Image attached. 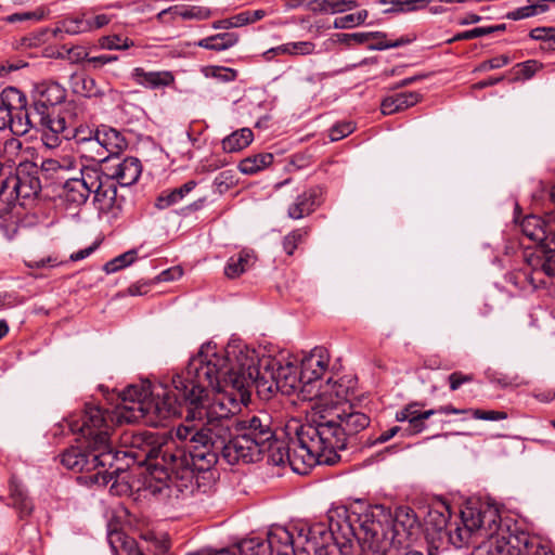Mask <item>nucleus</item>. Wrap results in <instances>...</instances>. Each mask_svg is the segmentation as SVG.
Masks as SVG:
<instances>
[{"label":"nucleus","mask_w":555,"mask_h":555,"mask_svg":"<svg viewBox=\"0 0 555 555\" xmlns=\"http://www.w3.org/2000/svg\"><path fill=\"white\" fill-rule=\"evenodd\" d=\"M486 541H482L473 552L472 555H514L517 554L516 547L511 545L507 541L504 530L499 527L485 535Z\"/></svg>","instance_id":"obj_19"},{"label":"nucleus","mask_w":555,"mask_h":555,"mask_svg":"<svg viewBox=\"0 0 555 555\" xmlns=\"http://www.w3.org/2000/svg\"><path fill=\"white\" fill-rule=\"evenodd\" d=\"M426 429L425 421L421 417H416L414 421L408 422V427L402 428V437L416 435Z\"/></svg>","instance_id":"obj_58"},{"label":"nucleus","mask_w":555,"mask_h":555,"mask_svg":"<svg viewBox=\"0 0 555 555\" xmlns=\"http://www.w3.org/2000/svg\"><path fill=\"white\" fill-rule=\"evenodd\" d=\"M180 9H182V4L169 7L165 10L160 11L156 15V18L160 23H170L177 18L182 20V11H180Z\"/></svg>","instance_id":"obj_55"},{"label":"nucleus","mask_w":555,"mask_h":555,"mask_svg":"<svg viewBox=\"0 0 555 555\" xmlns=\"http://www.w3.org/2000/svg\"><path fill=\"white\" fill-rule=\"evenodd\" d=\"M114 451L120 453L114 467L124 466L125 469L115 475L111 492L118 487L119 475L126 472L130 463L147 466L143 483L152 495L178 498L192 487L193 468L189 453L173 443H159L154 434L132 435L127 450L120 451L114 447Z\"/></svg>","instance_id":"obj_4"},{"label":"nucleus","mask_w":555,"mask_h":555,"mask_svg":"<svg viewBox=\"0 0 555 555\" xmlns=\"http://www.w3.org/2000/svg\"><path fill=\"white\" fill-rule=\"evenodd\" d=\"M181 275H182V271L179 268H171V269H167V270H164L163 272H160V274L158 275V281L168 282V281L176 280V279L180 278Z\"/></svg>","instance_id":"obj_64"},{"label":"nucleus","mask_w":555,"mask_h":555,"mask_svg":"<svg viewBox=\"0 0 555 555\" xmlns=\"http://www.w3.org/2000/svg\"><path fill=\"white\" fill-rule=\"evenodd\" d=\"M522 233L534 242H546V250L541 256H537V266L542 268V260L546 253L554 249L552 237L555 229L546 228L544 221L537 216H527L520 223Z\"/></svg>","instance_id":"obj_18"},{"label":"nucleus","mask_w":555,"mask_h":555,"mask_svg":"<svg viewBox=\"0 0 555 555\" xmlns=\"http://www.w3.org/2000/svg\"><path fill=\"white\" fill-rule=\"evenodd\" d=\"M472 534L473 532L463 525V527H456L454 530H451L449 539L455 547H462L464 544L469 542Z\"/></svg>","instance_id":"obj_47"},{"label":"nucleus","mask_w":555,"mask_h":555,"mask_svg":"<svg viewBox=\"0 0 555 555\" xmlns=\"http://www.w3.org/2000/svg\"><path fill=\"white\" fill-rule=\"evenodd\" d=\"M79 178H67L60 194L61 199L68 208L83 205L91 194L92 185L96 182V168L83 167L79 169Z\"/></svg>","instance_id":"obj_12"},{"label":"nucleus","mask_w":555,"mask_h":555,"mask_svg":"<svg viewBox=\"0 0 555 555\" xmlns=\"http://www.w3.org/2000/svg\"><path fill=\"white\" fill-rule=\"evenodd\" d=\"M41 191L38 167L35 164L20 166L15 175L4 176L0 180V202L9 205H27Z\"/></svg>","instance_id":"obj_8"},{"label":"nucleus","mask_w":555,"mask_h":555,"mask_svg":"<svg viewBox=\"0 0 555 555\" xmlns=\"http://www.w3.org/2000/svg\"><path fill=\"white\" fill-rule=\"evenodd\" d=\"M518 76H520L522 79H530L541 67V65L534 61L529 60L522 63L517 64Z\"/></svg>","instance_id":"obj_56"},{"label":"nucleus","mask_w":555,"mask_h":555,"mask_svg":"<svg viewBox=\"0 0 555 555\" xmlns=\"http://www.w3.org/2000/svg\"><path fill=\"white\" fill-rule=\"evenodd\" d=\"M255 547H257V544L254 542H240L228 548L211 550V555H240V552L243 555H253L251 552Z\"/></svg>","instance_id":"obj_45"},{"label":"nucleus","mask_w":555,"mask_h":555,"mask_svg":"<svg viewBox=\"0 0 555 555\" xmlns=\"http://www.w3.org/2000/svg\"><path fill=\"white\" fill-rule=\"evenodd\" d=\"M189 376L206 380L208 386H221L235 398L244 397L247 404L250 387L259 395H302V382L296 360L291 358H259L255 349L242 341H231L225 348L216 344H203L188 363Z\"/></svg>","instance_id":"obj_2"},{"label":"nucleus","mask_w":555,"mask_h":555,"mask_svg":"<svg viewBox=\"0 0 555 555\" xmlns=\"http://www.w3.org/2000/svg\"><path fill=\"white\" fill-rule=\"evenodd\" d=\"M113 414L94 404H86L80 415H72L67 425L73 434H79L78 446L70 447L61 455V463L68 469L86 472L85 478L98 486L112 485L115 475L124 470L116 466L118 452L114 451L111 437Z\"/></svg>","instance_id":"obj_5"},{"label":"nucleus","mask_w":555,"mask_h":555,"mask_svg":"<svg viewBox=\"0 0 555 555\" xmlns=\"http://www.w3.org/2000/svg\"><path fill=\"white\" fill-rule=\"evenodd\" d=\"M107 14H98L95 16H86L70 18L64 22V29L68 34H79L99 29L106 26L111 22Z\"/></svg>","instance_id":"obj_24"},{"label":"nucleus","mask_w":555,"mask_h":555,"mask_svg":"<svg viewBox=\"0 0 555 555\" xmlns=\"http://www.w3.org/2000/svg\"><path fill=\"white\" fill-rule=\"evenodd\" d=\"M547 10V4L534 2L507 13V18L513 21L524 20L527 17L538 15L540 13H544Z\"/></svg>","instance_id":"obj_39"},{"label":"nucleus","mask_w":555,"mask_h":555,"mask_svg":"<svg viewBox=\"0 0 555 555\" xmlns=\"http://www.w3.org/2000/svg\"><path fill=\"white\" fill-rule=\"evenodd\" d=\"M356 382L350 376H344L338 380L332 382L328 379L324 385L320 384L314 391L312 399L319 398L320 401L326 405H337L343 402L349 401L353 395Z\"/></svg>","instance_id":"obj_16"},{"label":"nucleus","mask_w":555,"mask_h":555,"mask_svg":"<svg viewBox=\"0 0 555 555\" xmlns=\"http://www.w3.org/2000/svg\"><path fill=\"white\" fill-rule=\"evenodd\" d=\"M367 17V12L365 10H360L356 13L346 14L344 16L336 17L334 20V28L336 29H346L359 26L364 23Z\"/></svg>","instance_id":"obj_40"},{"label":"nucleus","mask_w":555,"mask_h":555,"mask_svg":"<svg viewBox=\"0 0 555 555\" xmlns=\"http://www.w3.org/2000/svg\"><path fill=\"white\" fill-rule=\"evenodd\" d=\"M130 76L137 85L151 90L170 87L175 83V76L169 70H145L142 67H135Z\"/></svg>","instance_id":"obj_20"},{"label":"nucleus","mask_w":555,"mask_h":555,"mask_svg":"<svg viewBox=\"0 0 555 555\" xmlns=\"http://www.w3.org/2000/svg\"><path fill=\"white\" fill-rule=\"evenodd\" d=\"M469 414H472L474 418L482 421H502L507 418V413L503 411L469 409Z\"/></svg>","instance_id":"obj_50"},{"label":"nucleus","mask_w":555,"mask_h":555,"mask_svg":"<svg viewBox=\"0 0 555 555\" xmlns=\"http://www.w3.org/2000/svg\"><path fill=\"white\" fill-rule=\"evenodd\" d=\"M27 98L14 87H8L0 94V131L10 129L16 135L29 132Z\"/></svg>","instance_id":"obj_9"},{"label":"nucleus","mask_w":555,"mask_h":555,"mask_svg":"<svg viewBox=\"0 0 555 555\" xmlns=\"http://www.w3.org/2000/svg\"><path fill=\"white\" fill-rule=\"evenodd\" d=\"M98 248V245L94 243L86 248H82L78 251H75L70 255L69 259L72 261H80L86 258H88L95 249Z\"/></svg>","instance_id":"obj_63"},{"label":"nucleus","mask_w":555,"mask_h":555,"mask_svg":"<svg viewBox=\"0 0 555 555\" xmlns=\"http://www.w3.org/2000/svg\"><path fill=\"white\" fill-rule=\"evenodd\" d=\"M98 140L102 142V146L107 153L106 155H117L127 146L124 135L116 129L101 126L96 128Z\"/></svg>","instance_id":"obj_27"},{"label":"nucleus","mask_w":555,"mask_h":555,"mask_svg":"<svg viewBox=\"0 0 555 555\" xmlns=\"http://www.w3.org/2000/svg\"><path fill=\"white\" fill-rule=\"evenodd\" d=\"M10 490L13 505L18 511L21 517L30 515L34 505L30 499L27 496L23 486L13 481L11 483Z\"/></svg>","instance_id":"obj_35"},{"label":"nucleus","mask_w":555,"mask_h":555,"mask_svg":"<svg viewBox=\"0 0 555 555\" xmlns=\"http://www.w3.org/2000/svg\"><path fill=\"white\" fill-rule=\"evenodd\" d=\"M398 433H402V428L400 426H393L383 433H380L374 440V444H382L389 441L393 438Z\"/></svg>","instance_id":"obj_62"},{"label":"nucleus","mask_w":555,"mask_h":555,"mask_svg":"<svg viewBox=\"0 0 555 555\" xmlns=\"http://www.w3.org/2000/svg\"><path fill=\"white\" fill-rule=\"evenodd\" d=\"M374 35L375 34L372 31H360L353 34H338L337 37L340 42L349 43L350 41H354L357 43H370Z\"/></svg>","instance_id":"obj_54"},{"label":"nucleus","mask_w":555,"mask_h":555,"mask_svg":"<svg viewBox=\"0 0 555 555\" xmlns=\"http://www.w3.org/2000/svg\"><path fill=\"white\" fill-rule=\"evenodd\" d=\"M183 405L189 411L175 435L189 444L193 469L209 470L220 459L230 465L254 463L270 446L273 431L268 415L235 421L234 415L246 405L244 397L235 398L224 387L208 386L206 380L189 376L188 367L175 374L170 383L128 386L114 414L118 422L146 420L157 424L180 415Z\"/></svg>","instance_id":"obj_1"},{"label":"nucleus","mask_w":555,"mask_h":555,"mask_svg":"<svg viewBox=\"0 0 555 555\" xmlns=\"http://www.w3.org/2000/svg\"><path fill=\"white\" fill-rule=\"evenodd\" d=\"M462 522L473 533L476 532L480 537H485L501 527L498 511L490 506L485 508L466 507L462 511Z\"/></svg>","instance_id":"obj_15"},{"label":"nucleus","mask_w":555,"mask_h":555,"mask_svg":"<svg viewBox=\"0 0 555 555\" xmlns=\"http://www.w3.org/2000/svg\"><path fill=\"white\" fill-rule=\"evenodd\" d=\"M253 140V131L249 128H242L232 132L222 140V149L227 153L240 152L247 147Z\"/></svg>","instance_id":"obj_32"},{"label":"nucleus","mask_w":555,"mask_h":555,"mask_svg":"<svg viewBox=\"0 0 555 555\" xmlns=\"http://www.w3.org/2000/svg\"><path fill=\"white\" fill-rule=\"evenodd\" d=\"M552 243L554 244V249L546 253L542 260V271L548 276L555 275V232L552 237Z\"/></svg>","instance_id":"obj_57"},{"label":"nucleus","mask_w":555,"mask_h":555,"mask_svg":"<svg viewBox=\"0 0 555 555\" xmlns=\"http://www.w3.org/2000/svg\"><path fill=\"white\" fill-rule=\"evenodd\" d=\"M93 201L103 214L117 217L122 209L124 197L117 194V183L96 168V182L92 185Z\"/></svg>","instance_id":"obj_13"},{"label":"nucleus","mask_w":555,"mask_h":555,"mask_svg":"<svg viewBox=\"0 0 555 555\" xmlns=\"http://www.w3.org/2000/svg\"><path fill=\"white\" fill-rule=\"evenodd\" d=\"M29 130L35 128L42 131L41 141L48 149H56L61 145L63 139H69L73 125L65 116H41L40 118H29Z\"/></svg>","instance_id":"obj_14"},{"label":"nucleus","mask_w":555,"mask_h":555,"mask_svg":"<svg viewBox=\"0 0 555 555\" xmlns=\"http://www.w3.org/2000/svg\"><path fill=\"white\" fill-rule=\"evenodd\" d=\"M107 540L113 555H143L134 539L125 532L114 530L108 532Z\"/></svg>","instance_id":"obj_26"},{"label":"nucleus","mask_w":555,"mask_h":555,"mask_svg":"<svg viewBox=\"0 0 555 555\" xmlns=\"http://www.w3.org/2000/svg\"><path fill=\"white\" fill-rule=\"evenodd\" d=\"M517 555H554L546 546L542 545L537 538L524 537L518 539Z\"/></svg>","instance_id":"obj_36"},{"label":"nucleus","mask_w":555,"mask_h":555,"mask_svg":"<svg viewBox=\"0 0 555 555\" xmlns=\"http://www.w3.org/2000/svg\"><path fill=\"white\" fill-rule=\"evenodd\" d=\"M141 538L149 544L147 550L155 554H164L169 548V542L165 537H157L154 532H146Z\"/></svg>","instance_id":"obj_42"},{"label":"nucleus","mask_w":555,"mask_h":555,"mask_svg":"<svg viewBox=\"0 0 555 555\" xmlns=\"http://www.w3.org/2000/svg\"><path fill=\"white\" fill-rule=\"evenodd\" d=\"M209 75L217 78L220 81L229 82L235 80L236 70L228 67L216 66L206 69V76Z\"/></svg>","instance_id":"obj_49"},{"label":"nucleus","mask_w":555,"mask_h":555,"mask_svg":"<svg viewBox=\"0 0 555 555\" xmlns=\"http://www.w3.org/2000/svg\"><path fill=\"white\" fill-rule=\"evenodd\" d=\"M306 424H297L295 427V437L291 439L289 447H285L282 442L270 439V446L264 452H269L268 461L276 466L288 463L293 470L299 475L308 474L309 469L315 465H325L323 463L322 452L314 451L310 443L301 441V431Z\"/></svg>","instance_id":"obj_7"},{"label":"nucleus","mask_w":555,"mask_h":555,"mask_svg":"<svg viewBox=\"0 0 555 555\" xmlns=\"http://www.w3.org/2000/svg\"><path fill=\"white\" fill-rule=\"evenodd\" d=\"M354 126L352 122H341L333 126L330 130L331 141H338L352 133Z\"/></svg>","instance_id":"obj_53"},{"label":"nucleus","mask_w":555,"mask_h":555,"mask_svg":"<svg viewBox=\"0 0 555 555\" xmlns=\"http://www.w3.org/2000/svg\"><path fill=\"white\" fill-rule=\"evenodd\" d=\"M195 186H196V182L193 180H190V181L185 182L183 185H181L180 188L164 191L157 197L155 206L158 209H166L172 205H176L179 202H181L185 197V195H188L191 191H193Z\"/></svg>","instance_id":"obj_30"},{"label":"nucleus","mask_w":555,"mask_h":555,"mask_svg":"<svg viewBox=\"0 0 555 555\" xmlns=\"http://www.w3.org/2000/svg\"><path fill=\"white\" fill-rule=\"evenodd\" d=\"M88 133H89L88 135H85V131H77L74 134V138L78 144L82 145L85 151L93 153L92 155H90V157L92 159L98 160V162L107 160L108 155H106V153L102 146V142H100V140H98L96 130H94V131L90 130Z\"/></svg>","instance_id":"obj_28"},{"label":"nucleus","mask_w":555,"mask_h":555,"mask_svg":"<svg viewBox=\"0 0 555 555\" xmlns=\"http://www.w3.org/2000/svg\"><path fill=\"white\" fill-rule=\"evenodd\" d=\"M473 379L470 375H464L461 372H454L449 376L451 390L459 389L463 384L468 383Z\"/></svg>","instance_id":"obj_60"},{"label":"nucleus","mask_w":555,"mask_h":555,"mask_svg":"<svg viewBox=\"0 0 555 555\" xmlns=\"http://www.w3.org/2000/svg\"><path fill=\"white\" fill-rule=\"evenodd\" d=\"M418 403H411L401 409L396 413L397 422H410L414 421L416 417H421V411L417 409Z\"/></svg>","instance_id":"obj_52"},{"label":"nucleus","mask_w":555,"mask_h":555,"mask_svg":"<svg viewBox=\"0 0 555 555\" xmlns=\"http://www.w3.org/2000/svg\"><path fill=\"white\" fill-rule=\"evenodd\" d=\"M254 263V255L251 251L242 250L231 256L224 267V274L229 279L238 278L246 272Z\"/></svg>","instance_id":"obj_29"},{"label":"nucleus","mask_w":555,"mask_h":555,"mask_svg":"<svg viewBox=\"0 0 555 555\" xmlns=\"http://www.w3.org/2000/svg\"><path fill=\"white\" fill-rule=\"evenodd\" d=\"M100 46L106 50H127L133 47L134 43L127 37L108 35L101 38Z\"/></svg>","instance_id":"obj_41"},{"label":"nucleus","mask_w":555,"mask_h":555,"mask_svg":"<svg viewBox=\"0 0 555 555\" xmlns=\"http://www.w3.org/2000/svg\"><path fill=\"white\" fill-rule=\"evenodd\" d=\"M327 518L328 527L324 524L302 525L297 529L296 538L285 527H271L264 540L270 554L349 555L353 541H358L363 551L387 555L389 550L403 546L406 540L400 533L403 525L393 522L388 515L380 518L374 513L363 514L357 517V528L343 506L330 509Z\"/></svg>","instance_id":"obj_3"},{"label":"nucleus","mask_w":555,"mask_h":555,"mask_svg":"<svg viewBox=\"0 0 555 555\" xmlns=\"http://www.w3.org/2000/svg\"><path fill=\"white\" fill-rule=\"evenodd\" d=\"M313 53H315V43L312 41H291L268 49L262 53V57L264 61L270 62L280 55L296 57Z\"/></svg>","instance_id":"obj_21"},{"label":"nucleus","mask_w":555,"mask_h":555,"mask_svg":"<svg viewBox=\"0 0 555 555\" xmlns=\"http://www.w3.org/2000/svg\"><path fill=\"white\" fill-rule=\"evenodd\" d=\"M330 356L325 348L315 347L305 354L300 361L299 374L302 382V398L312 400L314 391L322 384L321 378L326 372Z\"/></svg>","instance_id":"obj_10"},{"label":"nucleus","mask_w":555,"mask_h":555,"mask_svg":"<svg viewBox=\"0 0 555 555\" xmlns=\"http://www.w3.org/2000/svg\"><path fill=\"white\" fill-rule=\"evenodd\" d=\"M375 35L371 39L369 43V49L371 50H386L389 48H397L400 46L408 44L412 42L413 39L411 38H399V39H387L385 34L382 33H374Z\"/></svg>","instance_id":"obj_37"},{"label":"nucleus","mask_w":555,"mask_h":555,"mask_svg":"<svg viewBox=\"0 0 555 555\" xmlns=\"http://www.w3.org/2000/svg\"><path fill=\"white\" fill-rule=\"evenodd\" d=\"M356 7L353 0H314L312 2V10L324 14H337Z\"/></svg>","instance_id":"obj_34"},{"label":"nucleus","mask_w":555,"mask_h":555,"mask_svg":"<svg viewBox=\"0 0 555 555\" xmlns=\"http://www.w3.org/2000/svg\"><path fill=\"white\" fill-rule=\"evenodd\" d=\"M530 38L534 40L555 39V28L537 27L530 31Z\"/></svg>","instance_id":"obj_59"},{"label":"nucleus","mask_w":555,"mask_h":555,"mask_svg":"<svg viewBox=\"0 0 555 555\" xmlns=\"http://www.w3.org/2000/svg\"><path fill=\"white\" fill-rule=\"evenodd\" d=\"M137 259V250L134 249H131V250H128L117 257H115L114 259L107 261L104 267H103V270L107 273V274H112V273H115L130 264H132Z\"/></svg>","instance_id":"obj_38"},{"label":"nucleus","mask_w":555,"mask_h":555,"mask_svg":"<svg viewBox=\"0 0 555 555\" xmlns=\"http://www.w3.org/2000/svg\"><path fill=\"white\" fill-rule=\"evenodd\" d=\"M41 171L49 179H67V173L77 169V162L70 155L46 158L40 165Z\"/></svg>","instance_id":"obj_22"},{"label":"nucleus","mask_w":555,"mask_h":555,"mask_svg":"<svg viewBox=\"0 0 555 555\" xmlns=\"http://www.w3.org/2000/svg\"><path fill=\"white\" fill-rule=\"evenodd\" d=\"M370 424V417L360 411H354L351 405L336 414V420H326L307 423L301 431V441L310 443L314 451L322 452L325 465L336 464L340 456L339 451L346 449L347 437L357 435Z\"/></svg>","instance_id":"obj_6"},{"label":"nucleus","mask_w":555,"mask_h":555,"mask_svg":"<svg viewBox=\"0 0 555 555\" xmlns=\"http://www.w3.org/2000/svg\"><path fill=\"white\" fill-rule=\"evenodd\" d=\"M490 29H485V27H476L469 30H465L456 34L453 38L449 39L448 42L452 43L460 40H470L479 37H483L490 35Z\"/></svg>","instance_id":"obj_51"},{"label":"nucleus","mask_w":555,"mask_h":555,"mask_svg":"<svg viewBox=\"0 0 555 555\" xmlns=\"http://www.w3.org/2000/svg\"><path fill=\"white\" fill-rule=\"evenodd\" d=\"M238 38L236 33H222L203 38L195 44L208 50L224 51L234 47L238 42Z\"/></svg>","instance_id":"obj_31"},{"label":"nucleus","mask_w":555,"mask_h":555,"mask_svg":"<svg viewBox=\"0 0 555 555\" xmlns=\"http://www.w3.org/2000/svg\"><path fill=\"white\" fill-rule=\"evenodd\" d=\"M142 172L141 162L137 157H126L116 163H108L105 167V173L109 179L120 186H130L134 184Z\"/></svg>","instance_id":"obj_17"},{"label":"nucleus","mask_w":555,"mask_h":555,"mask_svg":"<svg viewBox=\"0 0 555 555\" xmlns=\"http://www.w3.org/2000/svg\"><path fill=\"white\" fill-rule=\"evenodd\" d=\"M508 62H509L508 56L500 55V56H495L491 60L483 62L481 65V68L482 69H496V68H501V67L505 66L506 64H508Z\"/></svg>","instance_id":"obj_61"},{"label":"nucleus","mask_w":555,"mask_h":555,"mask_svg":"<svg viewBox=\"0 0 555 555\" xmlns=\"http://www.w3.org/2000/svg\"><path fill=\"white\" fill-rule=\"evenodd\" d=\"M273 158V154L271 153H259L248 156L240 162L238 170L243 175H255L269 167L272 164Z\"/></svg>","instance_id":"obj_33"},{"label":"nucleus","mask_w":555,"mask_h":555,"mask_svg":"<svg viewBox=\"0 0 555 555\" xmlns=\"http://www.w3.org/2000/svg\"><path fill=\"white\" fill-rule=\"evenodd\" d=\"M31 96L33 109H27V119L53 116L51 108L65 100L66 90L59 82L44 80L34 85Z\"/></svg>","instance_id":"obj_11"},{"label":"nucleus","mask_w":555,"mask_h":555,"mask_svg":"<svg viewBox=\"0 0 555 555\" xmlns=\"http://www.w3.org/2000/svg\"><path fill=\"white\" fill-rule=\"evenodd\" d=\"M235 184L234 175L231 170H224L218 173L214 180V185L219 193L228 191Z\"/></svg>","instance_id":"obj_48"},{"label":"nucleus","mask_w":555,"mask_h":555,"mask_svg":"<svg viewBox=\"0 0 555 555\" xmlns=\"http://www.w3.org/2000/svg\"><path fill=\"white\" fill-rule=\"evenodd\" d=\"M420 100L421 94L417 92L396 93L383 100L380 109L384 115H391L415 105Z\"/></svg>","instance_id":"obj_25"},{"label":"nucleus","mask_w":555,"mask_h":555,"mask_svg":"<svg viewBox=\"0 0 555 555\" xmlns=\"http://www.w3.org/2000/svg\"><path fill=\"white\" fill-rule=\"evenodd\" d=\"M318 196L319 191L317 189H310L299 194L288 207V217L298 220L310 215L319 205Z\"/></svg>","instance_id":"obj_23"},{"label":"nucleus","mask_w":555,"mask_h":555,"mask_svg":"<svg viewBox=\"0 0 555 555\" xmlns=\"http://www.w3.org/2000/svg\"><path fill=\"white\" fill-rule=\"evenodd\" d=\"M428 1L429 0H380L384 4H391V10L398 12L415 11Z\"/></svg>","instance_id":"obj_44"},{"label":"nucleus","mask_w":555,"mask_h":555,"mask_svg":"<svg viewBox=\"0 0 555 555\" xmlns=\"http://www.w3.org/2000/svg\"><path fill=\"white\" fill-rule=\"evenodd\" d=\"M182 20H205L211 14L210 9L202 5L182 4Z\"/></svg>","instance_id":"obj_46"},{"label":"nucleus","mask_w":555,"mask_h":555,"mask_svg":"<svg viewBox=\"0 0 555 555\" xmlns=\"http://www.w3.org/2000/svg\"><path fill=\"white\" fill-rule=\"evenodd\" d=\"M308 235V231L305 229H296L288 233L283 240V249L287 255H293L297 246Z\"/></svg>","instance_id":"obj_43"}]
</instances>
